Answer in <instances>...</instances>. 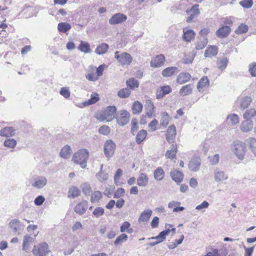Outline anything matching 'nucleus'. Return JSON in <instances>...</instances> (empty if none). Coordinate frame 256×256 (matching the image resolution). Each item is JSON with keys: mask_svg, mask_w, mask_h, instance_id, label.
I'll use <instances>...</instances> for the list:
<instances>
[{"mask_svg": "<svg viewBox=\"0 0 256 256\" xmlns=\"http://www.w3.org/2000/svg\"><path fill=\"white\" fill-rule=\"evenodd\" d=\"M88 156V152L86 149H81L74 154L72 161L75 164H80L82 168H84L86 166Z\"/></svg>", "mask_w": 256, "mask_h": 256, "instance_id": "f257e3e1", "label": "nucleus"}, {"mask_svg": "<svg viewBox=\"0 0 256 256\" xmlns=\"http://www.w3.org/2000/svg\"><path fill=\"white\" fill-rule=\"evenodd\" d=\"M230 149L238 159L240 160L244 159L246 151V146L244 142L236 140L231 145Z\"/></svg>", "mask_w": 256, "mask_h": 256, "instance_id": "f03ea898", "label": "nucleus"}, {"mask_svg": "<svg viewBox=\"0 0 256 256\" xmlns=\"http://www.w3.org/2000/svg\"><path fill=\"white\" fill-rule=\"evenodd\" d=\"M116 108L114 106H108L104 111L97 114L96 118L100 121L110 122L116 117Z\"/></svg>", "mask_w": 256, "mask_h": 256, "instance_id": "7ed1b4c3", "label": "nucleus"}, {"mask_svg": "<svg viewBox=\"0 0 256 256\" xmlns=\"http://www.w3.org/2000/svg\"><path fill=\"white\" fill-rule=\"evenodd\" d=\"M50 252L48 244L42 242L34 245L32 252L35 256H46Z\"/></svg>", "mask_w": 256, "mask_h": 256, "instance_id": "20e7f679", "label": "nucleus"}, {"mask_svg": "<svg viewBox=\"0 0 256 256\" xmlns=\"http://www.w3.org/2000/svg\"><path fill=\"white\" fill-rule=\"evenodd\" d=\"M114 57L122 66L130 64L132 60V56L127 52H120L117 51L115 52Z\"/></svg>", "mask_w": 256, "mask_h": 256, "instance_id": "39448f33", "label": "nucleus"}, {"mask_svg": "<svg viewBox=\"0 0 256 256\" xmlns=\"http://www.w3.org/2000/svg\"><path fill=\"white\" fill-rule=\"evenodd\" d=\"M8 225L11 230L18 234H20L24 228V224L18 218L12 220Z\"/></svg>", "mask_w": 256, "mask_h": 256, "instance_id": "423d86ee", "label": "nucleus"}, {"mask_svg": "<svg viewBox=\"0 0 256 256\" xmlns=\"http://www.w3.org/2000/svg\"><path fill=\"white\" fill-rule=\"evenodd\" d=\"M116 147V144L112 140H108L104 142V152L106 158H110L113 156Z\"/></svg>", "mask_w": 256, "mask_h": 256, "instance_id": "0eeeda50", "label": "nucleus"}, {"mask_svg": "<svg viewBox=\"0 0 256 256\" xmlns=\"http://www.w3.org/2000/svg\"><path fill=\"white\" fill-rule=\"evenodd\" d=\"M228 178V174L220 168H216L214 172V179L216 182H222Z\"/></svg>", "mask_w": 256, "mask_h": 256, "instance_id": "6e6552de", "label": "nucleus"}, {"mask_svg": "<svg viewBox=\"0 0 256 256\" xmlns=\"http://www.w3.org/2000/svg\"><path fill=\"white\" fill-rule=\"evenodd\" d=\"M130 118V114L126 110H121L118 112V115L116 118L118 124L124 126L127 124Z\"/></svg>", "mask_w": 256, "mask_h": 256, "instance_id": "1a4fd4ad", "label": "nucleus"}, {"mask_svg": "<svg viewBox=\"0 0 256 256\" xmlns=\"http://www.w3.org/2000/svg\"><path fill=\"white\" fill-rule=\"evenodd\" d=\"M47 183L48 180L45 176H38L33 180L31 185L36 189H42L47 184Z\"/></svg>", "mask_w": 256, "mask_h": 256, "instance_id": "9d476101", "label": "nucleus"}, {"mask_svg": "<svg viewBox=\"0 0 256 256\" xmlns=\"http://www.w3.org/2000/svg\"><path fill=\"white\" fill-rule=\"evenodd\" d=\"M38 232L34 234V237L30 235L26 234L24 236L22 242V250L26 252H28L30 248V244L34 242L35 238L38 234Z\"/></svg>", "mask_w": 256, "mask_h": 256, "instance_id": "9b49d317", "label": "nucleus"}, {"mask_svg": "<svg viewBox=\"0 0 256 256\" xmlns=\"http://www.w3.org/2000/svg\"><path fill=\"white\" fill-rule=\"evenodd\" d=\"M236 102L239 108L241 110H244L252 102V98L250 96L239 97Z\"/></svg>", "mask_w": 256, "mask_h": 256, "instance_id": "f8f14e48", "label": "nucleus"}, {"mask_svg": "<svg viewBox=\"0 0 256 256\" xmlns=\"http://www.w3.org/2000/svg\"><path fill=\"white\" fill-rule=\"evenodd\" d=\"M198 4H195L190 10H186V13L188 15L186 20L187 22H191L194 18L199 15L200 10L198 8Z\"/></svg>", "mask_w": 256, "mask_h": 256, "instance_id": "ddd939ff", "label": "nucleus"}, {"mask_svg": "<svg viewBox=\"0 0 256 256\" xmlns=\"http://www.w3.org/2000/svg\"><path fill=\"white\" fill-rule=\"evenodd\" d=\"M254 130V122L252 120H246L240 125V130L242 132H248Z\"/></svg>", "mask_w": 256, "mask_h": 256, "instance_id": "4468645a", "label": "nucleus"}, {"mask_svg": "<svg viewBox=\"0 0 256 256\" xmlns=\"http://www.w3.org/2000/svg\"><path fill=\"white\" fill-rule=\"evenodd\" d=\"M127 20L126 15L118 13L113 15L109 20V23L110 24H116L122 23Z\"/></svg>", "mask_w": 256, "mask_h": 256, "instance_id": "2eb2a0df", "label": "nucleus"}, {"mask_svg": "<svg viewBox=\"0 0 256 256\" xmlns=\"http://www.w3.org/2000/svg\"><path fill=\"white\" fill-rule=\"evenodd\" d=\"M201 164V160L198 156L193 157L189 162L188 168L192 172H197L199 170Z\"/></svg>", "mask_w": 256, "mask_h": 256, "instance_id": "dca6fc26", "label": "nucleus"}, {"mask_svg": "<svg viewBox=\"0 0 256 256\" xmlns=\"http://www.w3.org/2000/svg\"><path fill=\"white\" fill-rule=\"evenodd\" d=\"M166 59L164 54L158 55L150 62V66L153 68H159L164 64Z\"/></svg>", "mask_w": 256, "mask_h": 256, "instance_id": "f3484780", "label": "nucleus"}, {"mask_svg": "<svg viewBox=\"0 0 256 256\" xmlns=\"http://www.w3.org/2000/svg\"><path fill=\"white\" fill-rule=\"evenodd\" d=\"M146 114L149 118H152L154 115L155 106L150 100H146Z\"/></svg>", "mask_w": 256, "mask_h": 256, "instance_id": "a211bd4d", "label": "nucleus"}, {"mask_svg": "<svg viewBox=\"0 0 256 256\" xmlns=\"http://www.w3.org/2000/svg\"><path fill=\"white\" fill-rule=\"evenodd\" d=\"M209 80L207 76H202L198 83L197 88L200 92H202L209 87Z\"/></svg>", "mask_w": 256, "mask_h": 256, "instance_id": "6ab92c4d", "label": "nucleus"}, {"mask_svg": "<svg viewBox=\"0 0 256 256\" xmlns=\"http://www.w3.org/2000/svg\"><path fill=\"white\" fill-rule=\"evenodd\" d=\"M167 226L168 227L166 230L161 232L157 236L149 238L148 240L161 238L160 241H164L166 238V236H168L170 232H172L173 234L176 233V229L175 228H172L170 230L169 228L172 227V226L170 224H166V228H167Z\"/></svg>", "mask_w": 256, "mask_h": 256, "instance_id": "aec40b11", "label": "nucleus"}, {"mask_svg": "<svg viewBox=\"0 0 256 256\" xmlns=\"http://www.w3.org/2000/svg\"><path fill=\"white\" fill-rule=\"evenodd\" d=\"M182 32V38L186 42H190L195 36L196 34L194 32L188 27L184 28Z\"/></svg>", "mask_w": 256, "mask_h": 256, "instance_id": "412c9836", "label": "nucleus"}, {"mask_svg": "<svg viewBox=\"0 0 256 256\" xmlns=\"http://www.w3.org/2000/svg\"><path fill=\"white\" fill-rule=\"evenodd\" d=\"M88 202L86 200H82L80 202L78 203L74 208V211L80 215L83 214L86 211L88 208Z\"/></svg>", "mask_w": 256, "mask_h": 256, "instance_id": "4be33fe9", "label": "nucleus"}, {"mask_svg": "<svg viewBox=\"0 0 256 256\" xmlns=\"http://www.w3.org/2000/svg\"><path fill=\"white\" fill-rule=\"evenodd\" d=\"M86 78L90 81L95 82L99 78L96 72V67L90 66L88 68V73L86 75Z\"/></svg>", "mask_w": 256, "mask_h": 256, "instance_id": "5701e85b", "label": "nucleus"}, {"mask_svg": "<svg viewBox=\"0 0 256 256\" xmlns=\"http://www.w3.org/2000/svg\"><path fill=\"white\" fill-rule=\"evenodd\" d=\"M152 212L151 210L148 209L144 210L138 218V222H144L148 221L152 215Z\"/></svg>", "mask_w": 256, "mask_h": 256, "instance_id": "b1692460", "label": "nucleus"}, {"mask_svg": "<svg viewBox=\"0 0 256 256\" xmlns=\"http://www.w3.org/2000/svg\"><path fill=\"white\" fill-rule=\"evenodd\" d=\"M148 178L145 173H141L137 178V184L140 186L145 187L148 182Z\"/></svg>", "mask_w": 256, "mask_h": 256, "instance_id": "393cba45", "label": "nucleus"}, {"mask_svg": "<svg viewBox=\"0 0 256 256\" xmlns=\"http://www.w3.org/2000/svg\"><path fill=\"white\" fill-rule=\"evenodd\" d=\"M191 76L188 72H182L176 78L177 82L179 84H183L190 80Z\"/></svg>", "mask_w": 256, "mask_h": 256, "instance_id": "a878e982", "label": "nucleus"}, {"mask_svg": "<svg viewBox=\"0 0 256 256\" xmlns=\"http://www.w3.org/2000/svg\"><path fill=\"white\" fill-rule=\"evenodd\" d=\"M178 148L176 144H172L170 150H168L166 153V157L168 158L174 159L176 158Z\"/></svg>", "mask_w": 256, "mask_h": 256, "instance_id": "bb28decb", "label": "nucleus"}, {"mask_svg": "<svg viewBox=\"0 0 256 256\" xmlns=\"http://www.w3.org/2000/svg\"><path fill=\"white\" fill-rule=\"evenodd\" d=\"M176 135V128L174 124L168 126L166 134V138L168 142H170L171 140L175 137Z\"/></svg>", "mask_w": 256, "mask_h": 256, "instance_id": "cd10ccee", "label": "nucleus"}, {"mask_svg": "<svg viewBox=\"0 0 256 256\" xmlns=\"http://www.w3.org/2000/svg\"><path fill=\"white\" fill-rule=\"evenodd\" d=\"M230 31V28L228 26H224L219 28L216 32V34L218 37L224 38L227 36Z\"/></svg>", "mask_w": 256, "mask_h": 256, "instance_id": "c85d7f7f", "label": "nucleus"}, {"mask_svg": "<svg viewBox=\"0 0 256 256\" xmlns=\"http://www.w3.org/2000/svg\"><path fill=\"white\" fill-rule=\"evenodd\" d=\"M100 99L98 94L96 93H94L91 94V98L90 100L85 101L82 103V106H79L80 107L86 106L90 104H92L96 102Z\"/></svg>", "mask_w": 256, "mask_h": 256, "instance_id": "c756f323", "label": "nucleus"}, {"mask_svg": "<svg viewBox=\"0 0 256 256\" xmlns=\"http://www.w3.org/2000/svg\"><path fill=\"white\" fill-rule=\"evenodd\" d=\"M226 121L232 126H235L240 122L238 115L232 114L228 116Z\"/></svg>", "mask_w": 256, "mask_h": 256, "instance_id": "7c9ffc66", "label": "nucleus"}, {"mask_svg": "<svg viewBox=\"0 0 256 256\" xmlns=\"http://www.w3.org/2000/svg\"><path fill=\"white\" fill-rule=\"evenodd\" d=\"M172 179L176 182H181L184 178L182 173L178 170H174L170 172Z\"/></svg>", "mask_w": 256, "mask_h": 256, "instance_id": "2f4dec72", "label": "nucleus"}, {"mask_svg": "<svg viewBox=\"0 0 256 256\" xmlns=\"http://www.w3.org/2000/svg\"><path fill=\"white\" fill-rule=\"evenodd\" d=\"M178 71V68L176 66H170L164 69L162 74L164 77H170Z\"/></svg>", "mask_w": 256, "mask_h": 256, "instance_id": "473e14b6", "label": "nucleus"}, {"mask_svg": "<svg viewBox=\"0 0 256 256\" xmlns=\"http://www.w3.org/2000/svg\"><path fill=\"white\" fill-rule=\"evenodd\" d=\"M15 130L12 127H6L0 130V136H11L14 135Z\"/></svg>", "mask_w": 256, "mask_h": 256, "instance_id": "72a5a7b5", "label": "nucleus"}, {"mask_svg": "<svg viewBox=\"0 0 256 256\" xmlns=\"http://www.w3.org/2000/svg\"><path fill=\"white\" fill-rule=\"evenodd\" d=\"M218 54V48L214 46H210L206 50L204 56L211 58L215 56Z\"/></svg>", "mask_w": 256, "mask_h": 256, "instance_id": "f704fd0d", "label": "nucleus"}, {"mask_svg": "<svg viewBox=\"0 0 256 256\" xmlns=\"http://www.w3.org/2000/svg\"><path fill=\"white\" fill-rule=\"evenodd\" d=\"M78 49L84 54L90 53L92 52L90 44L82 40L80 41Z\"/></svg>", "mask_w": 256, "mask_h": 256, "instance_id": "c9c22d12", "label": "nucleus"}, {"mask_svg": "<svg viewBox=\"0 0 256 256\" xmlns=\"http://www.w3.org/2000/svg\"><path fill=\"white\" fill-rule=\"evenodd\" d=\"M142 108L143 106L142 103L138 101H135L132 105V112L134 114H139L142 112Z\"/></svg>", "mask_w": 256, "mask_h": 256, "instance_id": "e433bc0d", "label": "nucleus"}, {"mask_svg": "<svg viewBox=\"0 0 256 256\" xmlns=\"http://www.w3.org/2000/svg\"><path fill=\"white\" fill-rule=\"evenodd\" d=\"M256 116V110L250 108L246 110L243 114L242 117L244 119L251 120V118Z\"/></svg>", "mask_w": 256, "mask_h": 256, "instance_id": "4c0bfd02", "label": "nucleus"}, {"mask_svg": "<svg viewBox=\"0 0 256 256\" xmlns=\"http://www.w3.org/2000/svg\"><path fill=\"white\" fill-rule=\"evenodd\" d=\"M98 180L102 183L106 182L108 178V174L104 170H100L96 175Z\"/></svg>", "mask_w": 256, "mask_h": 256, "instance_id": "58836bf2", "label": "nucleus"}, {"mask_svg": "<svg viewBox=\"0 0 256 256\" xmlns=\"http://www.w3.org/2000/svg\"><path fill=\"white\" fill-rule=\"evenodd\" d=\"M193 88L192 84H187L183 86L180 90V94L181 96H186L190 94Z\"/></svg>", "mask_w": 256, "mask_h": 256, "instance_id": "ea45409f", "label": "nucleus"}, {"mask_svg": "<svg viewBox=\"0 0 256 256\" xmlns=\"http://www.w3.org/2000/svg\"><path fill=\"white\" fill-rule=\"evenodd\" d=\"M171 118L167 112H162L161 118L160 120V123L161 126L164 127H166L169 124V122Z\"/></svg>", "mask_w": 256, "mask_h": 256, "instance_id": "a19ab883", "label": "nucleus"}, {"mask_svg": "<svg viewBox=\"0 0 256 256\" xmlns=\"http://www.w3.org/2000/svg\"><path fill=\"white\" fill-rule=\"evenodd\" d=\"M248 144L250 148V150L256 158V138H250L248 140Z\"/></svg>", "mask_w": 256, "mask_h": 256, "instance_id": "79ce46f5", "label": "nucleus"}, {"mask_svg": "<svg viewBox=\"0 0 256 256\" xmlns=\"http://www.w3.org/2000/svg\"><path fill=\"white\" fill-rule=\"evenodd\" d=\"M72 153V149L70 147L66 145L64 146L61 150L60 152V156L64 158H68Z\"/></svg>", "mask_w": 256, "mask_h": 256, "instance_id": "37998d69", "label": "nucleus"}, {"mask_svg": "<svg viewBox=\"0 0 256 256\" xmlns=\"http://www.w3.org/2000/svg\"><path fill=\"white\" fill-rule=\"evenodd\" d=\"M228 63V59L226 57L218 58L216 62L218 68L221 70H223L226 68Z\"/></svg>", "mask_w": 256, "mask_h": 256, "instance_id": "c03bdc74", "label": "nucleus"}, {"mask_svg": "<svg viewBox=\"0 0 256 256\" xmlns=\"http://www.w3.org/2000/svg\"><path fill=\"white\" fill-rule=\"evenodd\" d=\"M71 26L66 22H60L58 25V30L60 32L66 33L70 30Z\"/></svg>", "mask_w": 256, "mask_h": 256, "instance_id": "a18cd8bd", "label": "nucleus"}, {"mask_svg": "<svg viewBox=\"0 0 256 256\" xmlns=\"http://www.w3.org/2000/svg\"><path fill=\"white\" fill-rule=\"evenodd\" d=\"M147 132L146 130H142L139 131L136 136V141L138 144H140L146 138L147 136Z\"/></svg>", "mask_w": 256, "mask_h": 256, "instance_id": "49530a36", "label": "nucleus"}, {"mask_svg": "<svg viewBox=\"0 0 256 256\" xmlns=\"http://www.w3.org/2000/svg\"><path fill=\"white\" fill-rule=\"evenodd\" d=\"M80 194V190L76 186L71 187L68 192V197L74 198L78 197Z\"/></svg>", "mask_w": 256, "mask_h": 256, "instance_id": "de8ad7c7", "label": "nucleus"}, {"mask_svg": "<svg viewBox=\"0 0 256 256\" xmlns=\"http://www.w3.org/2000/svg\"><path fill=\"white\" fill-rule=\"evenodd\" d=\"M154 174L156 180H161L164 176V172L162 168L159 167L154 171Z\"/></svg>", "mask_w": 256, "mask_h": 256, "instance_id": "09e8293b", "label": "nucleus"}, {"mask_svg": "<svg viewBox=\"0 0 256 256\" xmlns=\"http://www.w3.org/2000/svg\"><path fill=\"white\" fill-rule=\"evenodd\" d=\"M108 48V46L107 44H102L96 47L95 52L98 54H102L107 52Z\"/></svg>", "mask_w": 256, "mask_h": 256, "instance_id": "8fccbe9b", "label": "nucleus"}, {"mask_svg": "<svg viewBox=\"0 0 256 256\" xmlns=\"http://www.w3.org/2000/svg\"><path fill=\"white\" fill-rule=\"evenodd\" d=\"M130 224L128 222H124L120 227V231L122 232H127L128 234H131L132 232V228H129Z\"/></svg>", "mask_w": 256, "mask_h": 256, "instance_id": "3c124183", "label": "nucleus"}, {"mask_svg": "<svg viewBox=\"0 0 256 256\" xmlns=\"http://www.w3.org/2000/svg\"><path fill=\"white\" fill-rule=\"evenodd\" d=\"M208 42V39L206 38H202L197 42L196 48L198 50H200L205 48Z\"/></svg>", "mask_w": 256, "mask_h": 256, "instance_id": "603ef678", "label": "nucleus"}, {"mask_svg": "<svg viewBox=\"0 0 256 256\" xmlns=\"http://www.w3.org/2000/svg\"><path fill=\"white\" fill-rule=\"evenodd\" d=\"M4 144L7 148H14L16 144V141L14 138H8L4 140Z\"/></svg>", "mask_w": 256, "mask_h": 256, "instance_id": "864d4df0", "label": "nucleus"}, {"mask_svg": "<svg viewBox=\"0 0 256 256\" xmlns=\"http://www.w3.org/2000/svg\"><path fill=\"white\" fill-rule=\"evenodd\" d=\"M130 90L127 88L121 89L118 92V96L120 98H128L130 96Z\"/></svg>", "mask_w": 256, "mask_h": 256, "instance_id": "5fc2aeb1", "label": "nucleus"}, {"mask_svg": "<svg viewBox=\"0 0 256 256\" xmlns=\"http://www.w3.org/2000/svg\"><path fill=\"white\" fill-rule=\"evenodd\" d=\"M102 197V192L100 191H96L92 194L90 201L92 202H98Z\"/></svg>", "mask_w": 256, "mask_h": 256, "instance_id": "6e6d98bb", "label": "nucleus"}, {"mask_svg": "<svg viewBox=\"0 0 256 256\" xmlns=\"http://www.w3.org/2000/svg\"><path fill=\"white\" fill-rule=\"evenodd\" d=\"M126 84L128 86L132 89L138 88L139 86L138 81L134 78H130L127 80Z\"/></svg>", "mask_w": 256, "mask_h": 256, "instance_id": "4d7b16f0", "label": "nucleus"}, {"mask_svg": "<svg viewBox=\"0 0 256 256\" xmlns=\"http://www.w3.org/2000/svg\"><path fill=\"white\" fill-rule=\"evenodd\" d=\"M122 170L120 168H118V170H117L116 171V172L115 174V175L114 176V184L116 186H120L121 185L122 183L120 182V178L122 176Z\"/></svg>", "mask_w": 256, "mask_h": 256, "instance_id": "13d9d810", "label": "nucleus"}, {"mask_svg": "<svg viewBox=\"0 0 256 256\" xmlns=\"http://www.w3.org/2000/svg\"><path fill=\"white\" fill-rule=\"evenodd\" d=\"M81 188L82 192L86 195H90L92 192V188L90 184L84 183L82 184Z\"/></svg>", "mask_w": 256, "mask_h": 256, "instance_id": "bf43d9fd", "label": "nucleus"}, {"mask_svg": "<svg viewBox=\"0 0 256 256\" xmlns=\"http://www.w3.org/2000/svg\"><path fill=\"white\" fill-rule=\"evenodd\" d=\"M104 213V210L102 207H96L92 212L93 215L96 218H98L103 216Z\"/></svg>", "mask_w": 256, "mask_h": 256, "instance_id": "052dcab7", "label": "nucleus"}, {"mask_svg": "<svg viewBox=\"0 0 256 256\" xmlns=\"http://www.w3.org/2000/svg\"><path fill=\"white\" fill-rule=\"evenodd\" d=\"M128 236L126 234H122L119 236L114 242L115 246L118 245L119 244L126 242L128 240Z\"/></svg>", "mask_w": 256, "mask_h": 256, "instance_id": "680f3d73", "label": "nucleus"}, {"mask_svg": "<svg viewBox=\"0 0 256 256\" xmlns=\"http://www.w3.org/2000/svg\"><path fill=\"white\" fill-rule=\"evenodd\" d=\"M248 30V26L244 24H240L235 31V32L237 34H242L246 33Z\"/></svg>", "mask_w": 256, "mask_h": 256, "instance_id": "e2e57ef3", "label": "nucleus"}, {"mask_svg": "<svg viewBox=\"0 0 256 256\" xmlns=\"http://www.w3.org/2000/svg\"><path fill=\"white\" fill-rule=\"evenodd\" d=\"M240 4L246 8H250L253 5L252 0H242L240 2Z\"/></svg>", "mask_w": 256, "mask_h": 256, "instance_id": "0e129e2a", "label": "nucleus"}, {"mask_svg": "<svg viewBox=\"0 0 256 256\" xmlns=\"http://www.w3.org/2000/svg\"><path fill=\"white\" fill-rule=\"evenodd\" d=\"M248 72H250L252 76H256V62H254L249 64Z\"/></svg>", "mask_w": 256, "mask_h": 256, "instance_id": "69168bd1", "label": "nucleus"}, {"mask_svg": "<svg viewBox=\"0 0 256 256\" xmlns=\"http://www.w3.org/2000/svg\"><path fill=\"white\" fill-rule=\"evenodd\" d=\"M60 93L66 98H68L70 96V91L67 87L61 88Z\"/></svg>", "mask_w": 256, "mask_h": 256, "instance_id": "338daca9", "label": "nucleus"}, {"mask_svg": "<svg viewBox=\"0 0 256 256\" xmlns=\"http://www.w3.org/2000/svg\"><path fill=\"white\" fill-rule=\"evenodd\" d=\"M210 163L212 165L216 164L220 160V156L218 154H214L208 157Z\"/></svg>", "mask_w": 256, "mask_h": 256, "instance_id": "774afa93", "label": "nucleus"}]
</instances>
